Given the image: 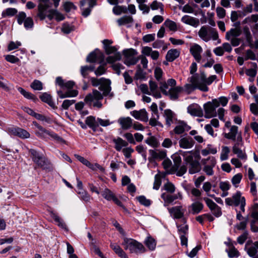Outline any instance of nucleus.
Here are the masks:
<instances>
[{
  "label": "nucleus",
  "instance_id": "obj_1",
  "mask_svg": "<svg viewBox=\"0 0 258 258\" xmlns=\"http://www.w3.org/2000/svg\"><path fill=\"white\" fill-rule=\"evenodd\" d=\"M219 106V101L217 99H214L211 101H209L204 104L205 110L204 116L207 118H210L217 116L218 113L219 118L223 120L224 119L225 109L220 108L216 111V108Z\"/></svg>",
  "mask_w": 258,
  "mask_h": 258
},
{
  "label": "nucleus",
  "instance_id": "obj_2",
  "mask_svg": "<svg viewBox=\"0 0 258 258\" xmlns=\"http://www.w3.org/2000/svg\"><path fill=\"white\" fill-rule=\"evenodd\" d=\"M125 250H128L131 253L141 254L146 251L144 245L132 238H123V241L121 243Z\"/></svg>",
  "mask_w": 258,
  "mask_h": 258
},
{
  "label": "nucleus",
  "instance_id": "obj_3",
  "mask_svg": "<svg viewBox=\"0 0 258 258\" xmlns=\"http://www.w3.org/2000/svg\"><path fill=\"white\" fill-rule=\"evenodd\" d=\"M112 41L108 39H105L103 41L104 45V49L105 53L107 55L113 53V55L109 56L106 58V61L109 63H112L116 61L120 60L121 58V55L119 52L117 51V49L115 46H107L111 44Z\"/></svg>",
  "mask_w": 258,
  "mask_h": 258
},
{
  "label": "nucleus",
  "instance_id": "obj_4",
  "mask_svg": "<svg viewBox=\"0 0 258 258\" xmlns=\"http://www.w3.org/2000/svg\"><path fill=\"white\" fill-rule=\"evenodd\" d=\"M198 34L199 37L205 42H208L211 39L216 40L219 38L217 30L208 26H203L200 29Z\"/></svg>",
  "mask_w": 258,
  "mask_h": 258
},
{
  "label": "nucleus",
  "instance_id": "obj_5",
  "mask_svg": "<svg viewBox=\"0 0 258 258\" xmlns=\"http://www.w3.org/2000/svg\"><path fill=\"white\" fill-rule=\"evenodd\" d=\"M31 158L36 165L43 169L48 168L49 162L44 156L34 149H30L29 151Z\"/></svg>",
  "mask_w": 258,
  "mask_h": 258
},
{
  "label": "nucleus",
  "instance_id": "obj_6",
  "mask_svg": "<svg viewBox=\"0 0 258 258\" xmlns=\"http://www.w3.org/2000/svg\"><path fill=\"white\" fill-rule=\"evenodd\" d=\"M205 80L206 74L204 72H202L200 76L196 74L190 78V82L194 85L195 88L199 89L203 92H207L209 88L206 86Z\"/></svg>",
  "mask_w": 258,
  "mask_h": 258
},
{
  "label": "nucleus",
  "instance_id": "obj_7",
  "mask_svg": "<svg viewBox=\"0 0 258 258\" xmlns=\"http://www.w3.org/2000/svg\"><path fill=\"white\" fill-rule=\"evenodd\" d=\"M122 53L125 57L124 63L127 66L134 65L137 63L139 60V58L135 57V56L138 53L137 51L133 48L124 49Z\"/></svg>",
  "mask_w": 258,
  "mask_h": 258
},
{
  "label": "nucleus",
  "instance_id": "obj_8",
  "mask_svg": "<svg viewBox=\"0 0 258 258\" xmlns=\"http://www.w3.org/2000/svg\"><path fill=\"white\" fill-rule=\"evenodd\" d=\"M202 163L204 165L203 171L208 176H212L214 174L213 168L216 164V160L214 157H209L207 159H203Z\"/></svg>",
  "mask_w": 258,
  "mask_h": 258
},
{
  "label": "nucleus",
  "instance_id": "obj_9",
  "mask_svg": "<svg viewBox=\"0 0 258 258\" xmlns=\"http://www.w3.org/2000/svg\"><path fill=\"white\" fill-rule=\"evenodd\" d=\"M40 3L38 6V13L37 16L43 20L46 17V11L51 7V4L49 0H39Z\"/></svg>",
  "mask_w": 258,
  "mask_h": 258
},
{
  "label": "nucleus",
  "instance_id": "obj_10",
  "mask_svg": "<svg viewBox=\"0 0 258 258\" xmlns=\"http://www.w3.org/2000/svg\"><path fill=\"white\" fill-rule=\"evenodd\" d=\"M104 58V56L98 49H96L92 51L87 56L86 61L88 62H95L97 60L99 61V63H101Z\"/></svg>",
  "mask_w": 258,
  "mask_h": 258
},
{
  "label": "nucleus",
  "instance_id": "obj_11",
  "mask_svg": "<svg viewBox=\"0 0 258 258\" xmlns=\"http://www.w3.org/2000/svg\"><path fill=\"white\" fill-rule=\"evenodd\" d=\"M8 132L11 135L17 136L22 139H27L30 137V134L21 128L10 127L8 128Z\"/></svg>",
  "mask_w": 258,
  "mask_h": 258
},
{
  "label": "nucleus",
  "instance_id": "obj_12",
  "mask_svg": "<svg viewBox=\"0 0 258 258\" xmlns=\"http://www.w3.org/2000/svg\"><path fill=\"white\" fill-rule=\"evenodd\" d=\"M168 211L174 219H180L183 217L185 210L181 206H178L169 208Z\"/></svg>",
  "mask_w": 258,
  "mask_h": 258
},
{
  "label": "nucleus",
  "instance_id": "obj_13",
  "mask_svg": "<svg viewBox=\"0 0 258 258\" xmlns=\"http://www.w3.org/2000/svg\"><path fill=\"white\" fill-rule=\"evenodd\" d=\"M103 95L97 90H93L92 93L88 94L85 98L86 103L91 104L93 100H101L103 98Z\"/></svg>",
  "mask_w": 258,
  "mask_h": 258
},
{
  "label": "nucleus",
  "instance_id": "obj_14",
  "mask_svg": "<svg viewBox=\"0 0 258 258\" xmlns=\"http://www.w3.org/2000/svg\"><path fill=\"white\" fill-rule=\"evenodd\" d=\"M161 198L164 200L165 207L168 206L169 204H172L177 199H182V196L180 193L178 194L171 195L163 193L161 196Z\"/></svg>",
  "mask_w": 258,
  "mask_h": 258
},
{
  "label": "nucleus",
  "instance_id": "obj_15",
  "mask_svg": "<svg viewBox=\"0 0 258 258\" xmlns=\"http://www.w3.org/2000/svg\"><path fill=\"white\" fill-rule=\"evenodd\" d=\"M194 144V139L189 136L182 137L179 141V147L183 149L191 148Z\"/></svg>",
  "mask_w": 258,
  "mask_h": 258
},
{
  "label": "nucleus",
  "instance_id": "obj_16",
  "mask_svg": "<svg viewBox=\"0 0 258 258\" xmlns=\"http://www.w3.org/2000/svg\"><path fill=\"white\" fill-rule=\"evenodd\" d=\"M245 249L249 256L256 255L258 252V241L251 244H249L248 241L245 244Z\"/></svg>",
  "mask_w": 258,
  "mask_h": 258
},
{
  "label": "nucleus",
  "instance_id": "obj_17",
  "mask_svg": "<svg viewBox=\"0 0 258 258\" xmlns=\"http://www.w3.org/2000/svg\"><path fill=\"white\" fill-rule=\"evenodd\" d=\"M55 83L61 88H66L69 90H71V89L74 87L75 84V82L73 81L65 82L61 77H57L56 78Z\"/></svg>",
  "mask_w": 258,
  "mask_h": 258
},
{
  "label": "nucleus",
  "instance_id": "obj_18",
  "mask_svg": "<svg viewBox=\"0 0 258 258\" xmlns=\"http://www.w3.org/2000/svg\"><path fill=\"white\" fill-rule=\"evenodd\" d=\"M202 51V48L197 44H194L190 48V53L198 62H200L201 60V53Z\"/></svg>",
  "mask_w": 258,
  "mask_h": 258
},
{
  "label": "nucleus",
  "instance_id": "obj_19",
  "mask_svg": "<svg viewBox=\"0 0 258 258\" xmlns=\"http://www.w3.org/2000/svg\"><path fill=\"white\" fill-rule=\"evenodd\" d=\"M131 114L135 118L147 122L148 120V113L145 109H141L139 111L134 110L131 112Z\"/></svg>",
  "mask_w": 258,
  "mask_h": 258
},
{
  "label": "nucleus",
  "instance_id": "obj_20",
  "mask_svg": "<svg viewBox=\"0 0 258 258\" xmlns=\"http://www.w3.org/2000/svg\"><path fill=\"white\" fill-rule=\"evenodd\" d=\"M171 158L174 162V165L171 167L170 173L173 174L180 167L181 163V158L177 153L173 154Z\"/></svg>",
  "mask_w": 258,
  "mask_h": 258
},
{
  "label": "nucleus",
  "instance_id": "obj_21",
  "mask_svg": "<svg viewBox=\"0 0 258 258\" xmlns=\"http://www.w3.org/2000/svg\"><path fill=\"white\" fill-rule=\"evenodd\" d=\"M181 21L183 23L195 27H197L200 24V22L198 19L188 15H184L183 16L181 19Z\"/></svg>",
  "mask_w": 258,
  "mask_h": 258
},
{
  "label": "nucleus",
  "instance_id": "obj_22",
  "mask_svg": "<svg viewBox=\"0 0 258 258\" xmlns=\"http://www.w3.org/2000/svg\"><path fill=\"white\" fill-rule=\"evenodd\" d=\"M99 89L103 92L102 94L104 96H106L109 94L111 97L113 96V94L110 93L111 87L110 81L109 80L106 79V81L103 82L99 87Z\"/></svg>",
  "mask_w": 258,
  "mask_h": 258
},
{
  "label": "nucleus",
  "instance_id": "obj_23",
  "mask_svg": "<svg viewBox=\"0 0 258 258\" xmlns=\"http://www.w3.org/2000/svg\"><path fill=\"white\" fill-rule=\"evenodd\" d=\"M33 124L38 129V131L36 133V135L38 137H40L43 139L47 138L46 136L48 135L50 136L51 132L46 130L42 126L38 124L36 121L33 122Z\"/></svg>",
  "mask_w": 258,
  "mask_h": 258
},
{
  "label": "nucleus",
  "instance_id": "obj_24",
  "mask_svg": "<svg viewBox=\"0 0 258 258\" xmlns=\"http://www.w3.org/2000/svg\"><path fill=\"white\" fill-rule=\"evenodd\" d=\"M187 111L193 116L202 117L203 116V111L202 109L197 105H190L187 107Z\"/></svg>",
  "mask_w": 258,
  "mask_h": 258
},
{
  "label": "nucleus",
  "instance_id": "obj_25",
  "mask_svg": "<svg viewBox=\"0 0 258 258\" xmlns=\"http://www.w3.org/2000/svg\"><path fill=\"white\" fill-rule=\"evenodd\" d=\"M118 122L124 130L130 128L133 125L132 119L130 117H120L118 119Z\"/></svg>",
  "mask_w": 258,
  "mask_h": 258
},
{
  "label": "nucleus",
  "instance_id": "obj_26",
  "mask_svg": "<svg viewBox=\"0 0 258 258\" xmlns=\"http://www.w3.org/2000/svg\"><path fill=\"white\" fill-rule=\"evenodd\" d=\"M112 142L114 144V148L117 151H120L123 147H126L128 143L120 137L113 138Z\"/></svg>",
  "mask_w": 258,
  "mask_h": 258
},
{
  "label": "nucleus",
  "instance_id": "obj_27",
  "mask_svg": "<svg viewBox=\"0 0 258 258\" xmlns=\"http://www.w3.org/2000/svg\"><path fill=\"white\" fill-rule=\"evenodd\" d=\"M182 90V87L180 86L171 88L168 91V95L171 100H175L178 99L179 94Z\"/></svg>",
  "mask_w": 258,
  "mask_h": 258
},
{
  "label": "nucleus",
  "instance_id": "obj_28",
  "mask_svg": "<svg viewBox=\"0 0 258 258\" xmlns=\"http://www.w3.org/2000/svg\"><path fill=\"white\" fill-rule=\"evenodd\" d=\"M241 33L242 31L240 28H231L229 31L226 32L225 38L228 40H230L231 38L239 36Z\"/></svg>",
  "mask_w": 258,
  "mask_h": 258
},
{
  "label": "nucleus",
  "instance_id": "obj_29",
  "mask_svg": "<svg viewBox=\"0 0 258 258\" xmlns=\"http://www.w3.org/2000/svg\"><path fill=\"white\" fill-rule=\"evenodd\" d=\"M149 86L150 93L151 94V95H152L156 98H160L161 97V95L160 92L158 90V86L157 83L154 81H150Z\"/></svg>",
  "mask_w": 258,
  "mask_h": 258
},
{
  "label": "nucleus",
  "instance_id": "obj_30",
  "mask_svg": "<svg viewBox=\"0 0 258 258\" xmlns=\"http://www.w3.org/2000/svg\"><path fill=\"white\" fill-rule=\"evenodd\" d=\"M190 129V127L184 122H179L174 128V132L176 134H181L185 131H188Z\"/></svg>",
  "mask_w": 258,
  "mask_h": 258
},
{
  "label": "nucleus",
  "instance_id": "obj_31",
  "mask_svg": "<svg viewBox=\"0 0 258 258\" xmlns=\"http://www.w3.org/2000/svg\"><path fill=\"white\" fill-rule=\"evenodd\" d=\"M150 155L154 159H163L166 156V152L163 150H149Z\"/></svg>",
  "mask_w": 258,
  "mask_h": 258
},
{
  "label": "nucleus",
  "instance_id": "obj_32",
  "mask_svg": "<svg viewBox=\"0 0 258 258\" xmlns=\"http://www.w3.org/2000/svg\"><path fill=\"white\" fill-rule=\"evenodd\" d=\"M111 248L114 250L115 253L121 258H128L125 252L122 248L116 243H111L110 245Z\"/></svg>",
  "mask_w": 258,
  "mask_h": 258
},
{
  "label": "nucleus",
  "instance_id": "obj_33",
  "mask_svg": "<svg viewBox=\"0 0 258 258\" xmlns=\"http://www.w3.org/2000/svg\"><path fill=\"white\" fill-rule=\"evenodd\" d=\"M201 170V166L199 162L197 160H196L188 165V172L190 174L198 173Z\"/></svg>",
  "mask_w": 258,
  "mask_h": 258
},
{
  "label": "nucleus",
  "instance_id": "obj_34",
  "mask_svg": "<svg viewBox=\"0 0 258 258\" xmlns=\"http://www.w3.org/2000/svg\"><path fill=\"white\" fill-rule=\"evenodd\" d=\"M179 54L180 52L177 49H170L166 55V59L168 61L172 62L179 56Z\"/></svg>",
  "mask_w": 258,
  "mask_h": 258
},
{
  "label": "nucleus",
  "instance_id": "obj_35",
  "mask_svg": "<svg viewBox=\"0 0 258 258\" xmlns=\"http://www.w3.org/2000/svg\"><path fill=\"white\" fill-rule=\"evenodd\" d=\"M238 133V127L236 125H232L230 127V132L224 134V137L227 139L236 141V135Z\"/></svg>",
  "mask_w": 258,
  "mask_h": 258
},
{
  "label": "nucleus",
  "instance_id": "obj_36",
  "mask_svg": "<svg viewBox=\"0 0 258 258\" xmlns=\"http://www.w3.org/2000/svg\"><path fill=\"white\" fill-rule=\"evenodd\" d=\"M85 122L86 124L94 132L97 130V127H98L97 119L96 120L95 117L93 116H89L87 117L86 119Z\"/></svg>",
  "mask_w": 258,
  "mask_h": 258
},
{
  "label": "nucleus",
  "instance_id": "obj_37",
  "mask_svg": "<svg viewBox=\"0 0 258 258\" xmlns=\"http://www.w3.org/2000/svg\"><path fill=\"white\" fill-rule=\"evenodd\" d=\"M40 98L43 102L47 103L52 108L56 109L57 108V107L55 106L52 101V97L50 94L47 93H44L40 96Z\"/></svg>",
  "mask_w": 258,
  "mask_h": 258
},
{
  "label": "nucleus",
  "instance_id": "obj_38",
  "mask_svg": "<svg viewBox=\"0 0 258 258\" xmlns=\"http://www.w3.org/2000/svg\"><path fill=\"white\" fill-rule=\"evenodd\" d=\"M59 97L61 98H64L67 97H74L78 95V91L76 90H68L65 93L59 90L57 92Z\"/></svg>",
  "mask_w": 258,
  "mask_h": 258
},
{
  "label": "nucleus",
  "instance_id": "obj_39",
  "mask_svg": "<svg viewBox=\"0 0 258 258\" xmlns=\"http://www.w3.org/2000/svg\"><path fill=\"white\" fill-rule=\"evenodd\" d=\"M164 116L166 120V124L170 126L173 122L174 114L170 109H166L164 111Z\"/></svg>",
  "mask_w": 258,
  "mask_h": 258
},
{
  "label": "nucleus",
  "instance_id": "obj_40",
  "mask_svg": "<svg viewBox=\"0 0 258 258\" xmlns=\"http://www.w3.org/2000/svg\"><path fill=\"white\" fill-rule=\"evenodd\" d=\"M190 208H191V213L192 214H197L199 213L203 209L204 205L203 204L197 201L193 203L190 205Z\"/></svg>",
  "mask_w": 258,
  "mask_h": 258
},
{
  "label": "nucleus",
  "instance_id": "obj_41",
  "mask_svg": "<svg viewBox=\"0 0 258 258\" xmlns=\"http://www.w3.org/2000/svg\"><path fill=\"white\" fill-rule=\"evenodd\" d=\"M133 21V19L132 17L130 16H124L117 20L118 24L119 26L131 23Z\"/></svg>",
  "mask_w": 258,
  "mask_h": 258
},
{
  "label": "nucleus",
  "instance_id": "obj_42",
  "mask_svg": "<svg viewBox=\"0 0 258 258\" xmlns=\"http://www.w3.org/2000/svg\"><path fill=\"white\" fill-rule=\"evenodd\" d=\"M102 197L107 201H112L115 196L109 189L106 188L102 192Z\"/></svg>",
  "mask_w": 258,
  "mask_h": 258
},
{
  "label": "nucleus",
  "instance_id": "obj_43",
  "mask_svg": "<svg viewBox=\"0 0 258 258\" xmlns=\"http://www.w3.org/2000/svg\"><path fill=\"white\" fill-rule=\"evenodd\" d=\"M232 199L234 203L235 206H238L242 202V199H245L244 197L241 196V193L239 191H237L235 194L232 196Z\"/></svg>",
  "mask_w": 258,
  "mask_h": 258
},
{
  "label": "nucleus",
  "instance_id": "obj_44",
  "mask_svg": "<svg viewBox=\"0 0 258 258\" xmlns=\"http://www.w3.org/2000/svg\"><path fill=\"white\" fill-rule=\"evenodd\" d=\"M18 90L22 95H23L27 99H32L33 100L37 99L35 95H34L30 92L26 91L25 90H24L23 88L21 87H19L18 88Z\"/></svg>",
  "mask_w": 258,
  "mask_h": 258
},
{
  "label": "nucleus",
  "instance_id": "obj_45",
  "mask_svg": "<svg viewBox=\"0 0 258 258\" xmlns=\"http://www.w3.org/2000/svg\"><path fill=\"white\" fill-rule=\"evenodd\" d=\"M232 151L234 154H236L237 157L241 159H246V155L244 153L240 148H236V147H232Z\"/></svg>",
  "mask_w": 258,
  "mask_h": 258
},
{
  "label": "nucleus",
  "instance_id": "obj_46",
  "mask_svg": "<svg viewBox=\"0 0 258 258\" xmlns=\"http://www.w3.org/2000/svg\"><path fill=\"white\" fill-rule=\"evenodd\" d=\"M164 25L168 27L170 31H176L177 30L176 23L169 19L166 20L164 22Z\"/></svg>",
  "mask_w": 258,
  "mask_h": 258
},
{
  "label": "nucleus",
  "instance_id": "obj_47",
  "mask_svg": "<svg viewBox=\"0 0 258 258\" xmlns=\"http://www.w3.org/2000/svg\"><path fill=\"white\" fill-rule=\"evenodd\" d=\"M137 199L138 201L142 205L145 207H149L151 204V201L149 199H147L144 196H140L137 197Z\"/></svg>",
  "mask_w": 258,
  "mask_h": 258
},
{
  "label": "nucleus",
  "instance_id": "obj_48",
  "mask_svg": "<svg viewBox=\"0 0 258 258\" xmlns=\"http://www.w3.org/2000/svg\"><path fill=\"white\" fill-rule=\"evenodd\" d=\"M230 152V150L227 146H223L222 151L220 155V159L222 161L226 160L228 158V154Z\"/></svg>",
  "mask_w": 258,
  "mask_h": 258
},
{
  "label": "nucleus",
  "instance_id": "obj_49",
  "mask_svg": "<svg viewBox=\"0 0 258 258\" xmlns=\"http://www.w3.org/2000/svg\"><path fill=\"white\" fill-rule=\"evenodd\" d=\"M52 217L54 219V220L57 223V225L58 226L66 230L67 229V226L66 224L58 216L55 214H53Z\"/></svg>",
  "mask_w": 258,
  "mask_h": 258
},
{
  "label": "nucleus",
  "instance_id": "obj_50",
  "mask_svg": "<svg viewBox=\"0 0 258 258\" xmlns=\"http://www.w3.org/2000/svg\"><path fill=\"white\" fill-rule=\"evenodd\" d=\"M30 87L34 90H41L43 89V85L41 82L38 80H35L31 84Z\"/></svg>",
  "mask_w": 258,
  "mask_h": 258
},
{
  "label": "nucleus",
  "instance_id": "obj_51",
  "mask_svg": "<svg viewBox=\"0 0 258 258\" xmlns=\"http://www.w3.org/2000/svg\"><path fill=\"white\" fill-rule=\"evenodd\" d=\"M17 13V10L15 8H8L5 11L2 12L3 17L6 16H13Z\"/></svg>",
  "mask_w": 258,
  "mask_h": 258
},
{
  "label": "nucleus",
  "instance_id": "obj_52",
  "mask_svg": "<svg viewBox=\"0 0 258 258\" xmlns=\"http://www.w3.org/2000/svg\"><path fill=\"white\" fill-rule=\"evenodd\" d=\"M145 143L153 147H157L158 146V142L154 136L147 138L145 140Z\"/></svg>",
  "mask_w": 258,
  "mask_h": 258
},
{
  "label": "nucleus",
  "instance_id": "obj_53",
  "mask_svg": "<svg viewBox=\"0 0 258 258\" xmlns=\"http://www.w3.org/2000/svg\"><path fill=\"white\" fill-rule=\"evenodd\" d=\"M135 78L137 80H142L146 78V73L144 72L140 66L138 67V69L135 74Z\"/></svg>",
  "mask_w": 258,
  "mask_h": 258
},
{
  "label": "nucleus",
  "instance_id": "obj_54",
  "mask_svg": "<svg viewBox=\"0 0 258 258\" xmlns=\"http://www.w3.org/2000/svg\"><path fill=\"white\" fill-rule=\"evenodd\" d=\"M160 89L161 92L165 95H168V91L167 90L169 88V85L165 81H161L159 83Z\"/></svg>",
  "mask_w": 258,
  "mask_h": 258
},
{
  "label": "nucleus",
  "instance_id": "obj_55",
  "mask_svg": "<svg viewBox=\"0 0 258 258\" xmlns=\"http://www.w3.org/2000/svg\"><path fill=\"white\" fill-rule=\"evenodd\" d=\"M78 194L80 195V198L83 201L88 202L91 199L90 196L88 192L84 190H79Z\"/></svg>",
  "mask_w": 258,
  "mask_h": 258
},
{
  "label": "nucleus",
  "instance_id": "obj_56",
  "mask_svg": "<svg viewBox=\"0 0 258 258\" xmlns=\"http://www.w3.org/2000/svg\"><path fill=\"white\" fill-rule=\"evenodd\" d=\"M105 81H106V79H104L103 78H101L99 79L94 78V77L91 78V83H92V85L94 87H97L99 85L100 86L101 84H102V83L103 82H105Z\"/></svg>",
  "mask_w": 258,
  "mask_h": 258
},
{
  "label": "nucleus",
  "instance_id": "obj_57",
  "mask_svg": "<svg viewBox=\"0 0 258 258\" xmlns=\"http://www.w3.org/2000/svg\"><path fill=\"white\" fill-rule=\"evenodd\" d=\"M243 32H244L246 41L248 43H251L252 40V37L251 35L249 29L247 26H245L243 28Z\"/></svg>",
  "mask_w": 258,
  "mask_h": 258
},
{
  "label": "nucleus",
  "instance_id": "obj_58",
  "mask_svg": "<svg viewBox=\"0 0 258 258\" xmlns=\"http://www.w3.org/2000/svg\"><path fill=\"white\" fill-rule=\"evenodd\" d=\"M146 244L151 250H153L155 248L156 243L154 239L151 237H148L146 240Z\"/></svg>",
  "mask_w": 258,
  "mask_h": 258
},
{
  "label": "nucleus",
  "instance_id": "obj_59",
  "mask_svg": "<svg viewBox=\"0 0 258 258\" xmlns=\"http://www.w3.org/2000/svg\"><path fill=\"white\" fill-rule=\"evenodd\" d=\"M161 184V178L159 175L156 174L154 178L153 188L158 190Z\"/></svg>",
  "mask_w": 258,
  "mask_h": 258
},
{
  "label": "nucleus",
  "instance_id": "obj_60",
  "mask_svg": "<svg viewBox=\"0 0 258 258\" xmlns=\"http://www.w3.org/2000/svg\"><path fill=\"white\" fill-rule=\"evenodd\" d=\"M23 23L26 29H31L34 26L33 19L31 17H27Z\"/></svg>",
  "mask_w": 258,
  "mask_h": 258
},
{
  "label": "nucleus",
  "instance_id": "obj_61",
  "mask_svg": "<svg viewBox=\"0 0 258 258\" xmlns=\"http://www.w3.org/2000/svg\"><path fill=\"white\" fill-rule=\"evenodd\" d=\"M242 174L240 173H238L235 175L232 178L231 181L232 184L235 186L237 187V184H239L241 180L242 179Z\"/></svg>",
  "mask_w": 258,
  "mask_h": 258
},
{
  "label": "nucleus",
  "instance_id": "obj_62",
  "mask_svg": "<svg viewBox=\"0 0 258 258\" xmlns=\"http://www.w3.org/2000/svg\"><path fill=\"white\" fill-rule=\"evenodd\" d=\"M17 18L18 23L19 25H21L24 22L27 17H26V14L25 12H21L17 16Z\"/></svg>",
  "mask_w": 258,
  "mask_h": 258
},
{
  "label": "nucleus",
  "instance_id": "obj_63",
  "mask_svg": "<svg viewBox=\"0 0 258 258\" xmlns=\"http://www.w3.org/2000/svg\"><path fill=\"white\" fill-rule=\"evenodd\" d=\"M34 117H35L38 120L44 121L47 123H49L51 121V119L50 117H46L44 115L37 113L34 114Z\"/></svg>",
  "mask_w": 258,
  "mask_h": 258
},
{
  "label": "nucleus",
  "instance_id": "obj_64",
  "mask_svg": "<svg viewBox=\"0 0 258 258\" xmlns=\"http://www.w3.org/2000/svg\"><path fill=\"white\" fill-rule=\"evenodd\" d=\"M164 187L165 190L170 194H172L175 191V187L171 182H167L164 185Z\"/></svg>",
  "mask_w": 258,
  "mask_h": 258
}]
</instances>
